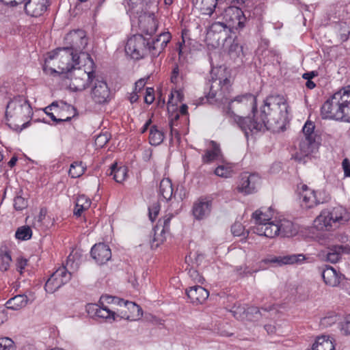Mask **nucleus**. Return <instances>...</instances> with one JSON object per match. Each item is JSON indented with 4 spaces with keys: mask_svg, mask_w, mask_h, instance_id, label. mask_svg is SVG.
<instances>
[{
    "mask_svg": "<svg viewBox=\"0 0 350 350\" xmlns=\"http://www.w3.org/2000/svg\"><path fill=\"white\" fill-rule=\"evenodd\" d=\"M230 79H215L210 87L207 100L210 103H228L226 115L237 123L246 135L249 133L265 129L277 131L285 125L288 120V105L283 96L267 97L258 111L256 110V96L245 93L230 99Z\"/></svg>",
    "mask_w": 350,
    "mask_h": 350,
    "instance_id": "f257e3e1",
    "label": "nucleus"
},
{
    "mask_svg": "<svg viewBox=\"0 0 350 350\" xmlns=\"http://www.w3.org/2000/svg\"><path fill=\"white\" fill-rule=\"evenodd\" d=\"M66 40L70 42V47L59 48L48 54L43 65V70L46 75L71 72L81 66H88V68L94 66V62L90 54L85 52L77 53L87 45L84 31H70L66 35Z\"/></svg>",
    "mask_w": 350,
    "mask_h": 350,
    "instance_id": "f03ea898",
    "label": "nucleus"
},
{
    "mask_svg": "<svg viewBox=\"0 0 350 350\" xmlns=\"http://www.w3.org/2000/svg\"><path fill=\"white\" fill-rule=\"evenodd\" d=\"M171 38L169 32H164L152 42H148L142 35L130 37L125 46V52L132 59L139 60L144 58L148 52L155 57L164 50Z\"/></svg>",
    "mask_w": 350,
    "mask_h": 350,
    "instance_id": "7ed1b4c3",
    "label": "nucleus"
},
{
    "mask_svg": "<svg viewBox=\"0 0 350 350\" xmlns=\"http://www.w3.org/2000/svg\"><path fill=\"white\" fill-rule=\"evenodd\" d=\"M323 119L350 122V85L340 88L321 108Z\"/></svg>",
    "mask_w": 350,
    "mask_h": 350,
    "instance_id": "20e7f679",
    "label": "nucleus"
},
{
    "mask_svg": "<svg viewBox=\"0 0 350 350\" xmlns=\"http://www.w3.org/2000/svg\"><path fill=\"white\" fill-rule=\"evenodd\" d=\"M225 16H229L230 23L227 25L222 22H215L209 28L207 39L213 40L214 46H219L221 42L231 35L232 28L241 29L245 25L247 21L243 11L236 7H230L225 11Z\"/></svg>",
    "mask_w": 350,
    "mask_h": 350,
    "instance_id": "39448f33",
    "label": "nucleus"
},
{
    "mask_svg": "<svg viewBox=\"0 0 350 350\" xmlns=\"http://www.w3.org/2000/svg\"><path fill=\"white\" fill-rule=\"evenodd\" d=\"M350 212L342 206L323 209L313 221V228L319 231L332 232L347 225Z\"/></svg>",
    "mask_w": 350,
    "mask_h": 350,
    "instance_id": "423d86ee",
    "label": "nucleus"
},
{
    "mask_svg": "<svg viewBox=\"0 0 350 350\" xmlns=\"http://www.w3.org/2000/svg\"><path fill=\"white\" fill-rule=\"evenodd\" d=\"M32 114L31 105L23 96L14 97L7 105L5 116L10 125L25 127Z\"/></svg>",
    "mask_w": 350,
    "mask_h": 350,
    "instance_id": "0eeeda50",
    "label": "nucleus"
},
{
    "mask_svg": "<svg viewBox=\"0 0 350 350\" xmlns=\"http://www.w3.org/2000/svg\"><path fill=\"white\" fill-rule=\"evenodd\" d=\"M74 255L68 256L66 265L59 267L46 281L44 288L49 293H53L71 278V271L77 269L78 262L74 260Z\"/></svg>",
    "mask_w": 350,
    "mask_h": 350,
    "instance_id": "6e6552de",
    "label": "nucleus"
},
{
    "mask_svg": "<svg viewBox=\"0 0 350 350\" xmlns=\"http://www.w3.org/2000/svg\"><path fill=\"white\" fill-rule=\"evenodd\" d=\"M297 189L301 206L306 209L327 202L330 199L329 195L324 190H314L306 184H300Z\"/></svg>",
    "mask_w": 350,
    "mask_h": 350,
    "instance_id": "1a4fd4ad",
    "label": "nucleus"
},
{
    "mask_svg": "<svg viewBox=\"0 0 350 350\" xmlns=\"http://www.w3.org/2000/svg\"><path fill=\"white\" fill-rule=\"evenodd\" d=\"M93 66L88 68V66H78L70 74L69 88L74 92L85 90L93 81L95 76L92 71Z\"/></svg>",
    "mask_w": 350,
    "mask_h": 350,
    "instance_id": "9d476101",
    "label": "nucleus"
},
{
    "mask_svg": "<svg viewBox=\"0 0 350 350\" xmlns=\"http://www.w3.org/2000/svg\"><path fill=\"white\" fill-rule=\"evenodd\" d=\"M1 2L8 4H24L25 13L32 17L42 16L47 10L49 0H0Z\"/></svg>",
    "mask_w": 350,
    "mask_h": 350,
    "instance_id": "9b49d317",
    "label": "nucleus"
},
{
    "mask_svg": "<svg viewBox=\"0 0 350 350\" xmlns=\"http://www.w3.org/2000/svg\"><path fill=\"white\" fill-rule=\"evenodd\" d=\"M272 216L273 214L271 208L267 210L265 208L256 210L252 217L254 221V226L252 228L253 232L260 236L266 237L267 234L264 233L263 231H266L267 228H269V226L275 223V221H271Z\"/></svg>",
    "mask_w": 350,
    "mask_h": 350,
    "instance_id": "f8f14e48",
    "label": "nucleus"
},
{
    "mask_svg": "<svg viewBox=\"0 0 350 350\" xmlns=\"http://www.w3.org/2000/svg\"><path fill=\"white\" fill-rule=\"evenodd\" d=\"M269 228L265 230L267 231H263L267 234L266 237L268 238H274L280 234L284 237H291L297 232L293 223L286 219L275 220L274 224L271 225Z\"/></svg>",
    "mask_w": 350,
    "mask_h": 350,
    "instance_id": "ddd939ff",
    "label": "nucleus"
},
{
    "mask_svg": "<svg viewBox=\"0 0 350 350\" xmlns=\"http://www.w3.org/2000/svg\"><path fill=\"white\" fill-rule=\"evenodd\" d=\"M184 94L181 89H174L172 91L169 96V100L167 103V110L170 115V126L171 130V134H178V131L174 128L176 126L177 121L179 118L180 113L176 111V106L178 103H181L183 100Z\"/></svg>",
    "mask_w": 350,
    "mask_h": 350,
    "instance_id": "4468645a",
    "label": "nucleus"
},
{
    "mask_svg": "<svg viewBox=\"0 0 350 350\" xmlns=\"http://www.w3.org/2000/svg\"><path fill=\"white\" fill-rule=\"evenodd\" d=\"M260 184V177L255 173L243 172L240 175L237 190L244 195L256 191Z\"/></svg>",
    "mask_w": 350,
    "mask_h": 350,
    "instance_id": "2eb2a0df",
    "label": "nucleus"
},
{
    "mask_svg": "<svg viewBox=\"0 0 350 350\" xmlns=\"http://www.w3.org/2000/svg\"><path fill=\"white\" fill-rule=\"evenodd\" d=\"M91 89L90 96L92 99L98 104L108 102L110 91L107 83L98 77H94Z\"/></svg>",
    "mask_w": 350,
    "mask_h": 350,
    "instance_id": "dca6fc26",
    "label": "nucleus"
},
{
    "mask_svg": "<svg viewBox=\"0 0 350 350\" xmlns=\"http://www.w3.org/2000/svg\"><path fill=\"white\" fill-rule=\"evenodd\" d=\"M304 259V256L302 254H291L283 256H270L262 259L259 262V268L260 269H265L266 267L265 265L269 263L274 264L277 266H282L283 265H291L301 262Z\"/></svg>",
    "mask_w": 350,
    "mask_h": 350,
    "instance_id": "f3484780",
    "label": "nucleus"
},
{
    "mask_svg": "<svg viewBox=\"0 0 350 350\" xmlns=\"http://www.w3.org/2000/svg\"><path fill=\"white\" fill-rule=\"evenodd\" d=\"M86 311L91 317L105 319L110 323L116 321L119 315L105 305L89 304L86 306Z\"/></svg>",
    "mask_w": 350,
    "mask_h": 350,
    "instance_id": "a211bd4d",
    "label": "nucleus"
},
{
    "mask_svg": "<svg viewBox=\"0 0 350 350\" xmlns=\"http://www.w3.org/2000/svg\"><path fill=\"white\" fill-rule=\"evenodd\" d=\"M212 200L207 197L198 198L193 205L192 213L197 220H202L211 214L212 210Z\"/></svg>",
    "mask_w": 350,
    "mask_h": 350,
    "instance_id": "6ab92c4d",
    "label": "nucleus"
},
{
    "mask_svg": "<svg viewBox=\"0 0 350 350\" xmlns=\"http://www.w3.org/2000/svg\"><path fill=\"white\" fill-rule=\"evenodd\" d=\"M91 256L96 263L103 265L111 259V252L108 245L100 243L92 247Z\"/></svg>",
    "mask_w": 350,
    "mask_h": 350,
    "instance_id": "aec40b11",
    "label": "nucleus"
},
{
    "mask_svg": "<svg viewBox=\"0 0 350 350\" xmlns=\"http://www.w3.org/2000/svg\"><path fill=\"white\" fill-rule=\"evenodd\" d=\"M222 159L223 155L219 144L214 141H211L210 146L205 150L204 154L202 156V163L209 164Z\"/></svg>",
    "mask_w": 350,
    "mask_h": 350,
    "instance_id": "412c9836",
    "label": "nucleus"
},
{
    "mask_svg": "<svg viewBox=\"0 0 350 350\" xmlns=\"http://www.w3.org/2000/svg\"><path fill=\"white\" fill-rule=\"evenodd\" d=\"M187 295L193 304H202L208 297L209 293L200 286H194L187 291Z\"/></svg>",
    "mask_w": 350,
    "mask_h": 350,
    "instance_id": "4be33fe9",
    "label": "nucleus"
},
{
    "mask_svg": "<svg viewBox=\"0 0 350 350\" xmlns=\"http://www.w3.org/2000/svg\"><path fill=\"white\" fill-rule=\"evenodd\" d=\"M321 274L324 282L329 286H337L340 283L342 275L331 266H326Z\"/></svg>",
    "mask_w": 350,
    "mask_h": 350,
    "instance_id": "5701e85b",
    "label": "nucleus"
},
{
    "mask_svg": "<svg viewBox=\"0 0 350 350\" xmlns=\"http://www.w3.org/2000/svg\"><path fill=\"white\" fill-rule=\"evenodd\" d=\"M52 108L55 109L56 111H59L57 104L56 103H53L50 106L46 108V113L51 118L53 121L55 122L56 123L70 121L71 118L76 114L75 109L73 106L66 103H62V109L71 111L72 113H70L68 116L57 118L53 113L47 111L49 109H52Z\"/></svg>",
    "mask_w": 350,
    "mask_h": 350,
    "instance_id": "b1692460",
    "label": "nucleus"
},
{
    "mask_svg": "<svg viewBox=\"0 0 350 350\" xmlns=\"http://www.w3.org/2000/svg\"><path fill=\"white\" fill-rule=\"evenodd\" d=\"M349 248L347 246L333 245L327 249L325 259L332 263H336L340 260L342 254L349 253Z\"/></svg>",
    "mask_w": 350,
    "mask_h": 350,
    "instance_id": "393cba45",
    "label": "nucleus"
},
{
    "mask_svg": "<svg viewBox=\"0 0 350 350\" xmlns=\"http://www.w3.org/2000/svg\"><path fill=\"white\" fill-rule=\"evenodd\" d=\"M217 0H193V6L202 14L211 15L214 12Z\"/></svg>",
    "mask_w": 350,
    "mask_h": 350,
    "instance_id": "a878e982",
    "label": "nucleus"
},
{
    "mask_svg": "<svg viewBox=\"0 0 350 350\" xmlns=\"http://www.w3.org/2000/svg\"><path fill=\"white\" fill-rule=\"evenodd\" d=\"M29 299L25 295H17L5 303V307L12 310H19L25 308L28 304Z\"/></svg>",
    "mask_w": 350,
    "mask_h": 350,
    "instance_id": "bb28decb",
    "label": "nucleus"
},
{
    "mask_svg": "<svg viewBox=\"0 0 350 350\" xmlns=\"http://www.w3.org/2000/svg\"><path fill=\"white\" fill-rule=\"evenodd\" d=\"M319 147L316 139L302 138L299 142V150L303 156H308L314 152Z\"/></svg>",
    "mask_w": 350,
    "mask_h": 350,
    "instance_id": "cd10ccee",
    "label": "nucleus"
},
{
    "mask_svg": "<svg viewBox=\"0 0 350 350\" xmlns=\"http://www.w3.org/2000/svg\"><path fill=\"white\" fill-rule=\"evenodd\" d=\"M312 350H335V347L329 336L323 335L316 338Z\"/></svg>",
    "mask_w": 350,
    "mask_h": 350,
    "instance_id": "c85d7f7f",
    "label": "nucleus"
},
{
    "mask_svg": "<svg viewBox=\"0 0 350 350\" xmlns=\"http://www.w3.org/2000/svg\"><path fill=\"white\" fill-rule=\"evenodd\" d=\"M128 169L124 165L118 166L114 163L110 168L109 175L113 176V178L117 183H122L127 178Z\"/></svg>",
    "mask_w": 350,
    "mask_h": 350,
    "instance_id": "c756f323",
    "label": "nucleus"
},
{
    "mask_svg": "<svg viewBox=\"0 0 350 350\" xmlns=\"http://www.w3.org/2000/svg\"><path fill=\"white\" fill-rule=\"evenodd\" d=\"M91 204L92 202L90 198L85 195H79L76 200L74 214L77 217L81 216L83 211L88 210L90 207Z\"/></svg>",
    "mask_w": 350,
    "mask_h": 350,
    "instance_id": "7c9ffc66",
    "label": "nucleus"
},
{
    "mask_svg": "<svg viewBox=\"0 0 350 350\" xmlns=\"http://www.w3.org/2000/svg\"><path fill=\"white\" fill-rule=\"evenodd\" d=\"M174 189L171 180L169 178H163L160 182L159 193L166 200L172 198Z\"/></svg>",
    "mask_w": 350,
    "mask_h": 350,
    "instance_id": "2f4dec72",
    "label": "nucleus"
},
{
    "mask_svg": "<svg viewBox=\"0 0 350 350\" xmlns=\"http://www.w3.org/2000/svg\"><path fill=\"white\" fill-rule=\"evenodd\" d=\"M164 139V134L157 126L153 125L150 129L149 142L152 146L161 144Z\"/></svg>",
    "mask_w": 350,
    "mask_h": 350,
    "instance_id": "473e14b6",
    "label": "nucleus"
},
{
    "mask_svg": "<svg viewBox=\"0 0 350 350\" xmlns=\"http://www.w3.org/2000/svg\"><path fill=\"white\" fill-rule=\"evenodd\" d=\"M124 304L131 312L133 313V317H130L129 315L124 314L121 317V318H126L127 319L135 320V319H139L142 316V310L141 308L132 301H124L122 302V305Z\"/></svg>",
    "mask_w": 350,
    "mask_h": 350,
    "instance_id": "72a5a7b5",
    "label": "nucleus"
},
{
    "mask_svg": "<svg viewBox=\"0 0 350 350\" xmlns=\"http://www.w3.org/2000/svg\"><path fill=\"white\" fill-rule=\"evenodd\" d=\"M86 170V165L82 161H75L71 163L68 174L72 178H77L82 176Z\"/></svg>",
    "mask_w": 350,
    "mask_h": 350,
    "instance_id": "f704fd0d",
    "label": "nucleus"
},
{
    "mask_svg": "<svg viewBox=\"0 0 350 350\" xmlns=\"http://www.w3.org/2000/svg\"><path fill=\"white\" fill-rule=\"evenodd\" d=\"M221 45L224 51H227L229 54L237 52L240 46L238 42L231 35L229 36L225 40H224Z\"/></svg>",
    "mask_w": 350,
    "mask_h": 350,
    "instance_id": "c9c22d12",
    "label": "nucleus"
},
{
    "mask_svg": "<svg viewBox=\"0 0 350 350\" xmlns=\"http://www.w3.org/2000/svg\"><path fill=\"white\" fill-rule=\"evenodd\" d=\"M153 231L154 235L150 241V245L152 249H156L164 242L167 232L157 230V226L154 228Z\"/></svg>",
    "mask_w": 350,
    "mask_h": 350,
    "instance_id": "e433bc0d",
    "label": "nucleus"
},
{
    "mask_svg": "<svg viewBox=\"0 0 350 350\" xmlns=\"http://www.w3.org/2000/svg\"><path fill=\"white\" fill-rule=\"evenodd\" d=\"M12 262L11 254L5 249H1L0 251V271H6L9 269Z\"/></svg>",
    "mask_w": 350,
    "mask_h": 350,
    "instance_id": "4c0bfd02",
    "label": "nucleus"
},
{
    "mask_svg": "<svg viewBox=\"0 0 350 350\" xmlns=\"http://www.w3.org/2000/svg\"><path fill=\"white\" fill-rule=\"evenodd\" d=\"M15 236L20 240H28L32 236L31 229L27 226H21L16 230Z\"/></svg>",
    "mask_w": 350,
    "mask_h": 350,
    "instance_id": "58836bf2",
    "label": "nucleus"
},
{
    "mask_svg": "<svg viewBox=\"0 0 350 350\" xmlns=\"http://www.w3.org/2000/svg\"><path fill=\"white\" fill-rule=\"evenodd\" d=\"M173 214H167L162 219H159L157 224V230H161V232H169L170 221L173 217Z\"/></svg>",
    "mask_w": 350,
    "mask_h": 350,
    "instance_id": "ea45409f",
    "label": "nucleus"
},
{
    "mask_svg": "<svg viewBox=\"0 0 350 350\" xmlns=\"http://www.w3.org/2000/svg\"><path fill=\"white\" fill-rule=\"evenodd\" d=\"M232 173V166L229 165H220L215 170V175L222 178L230 177Z\"/></svg>",
    "mask_w": 350,
    "mask_h": 350,
    "instance_id": "a19ab883",
    "label": "nucleus"
},
{
    "mask_svg": "<svg viewBox=\"0 0 350 350\" xmlns=\"http://www.w3.org/2000/svg\"><path fill=\"white\" fill-rule=\"evenodd\" d=\"M171 82L175 84L176 86L184 83V76L183 73L180 72L179 68L176 65L172 71L171 75Z\"/></svg>",
    "mask_w": 350,
    "mask_h": 350,
    "instance_id": "79ce46f5",
    "label": "nucleus"
},
{
    "mask_svg": "<svg viewBox=\"0 0 350 350\" xmlns=\"http://www.w3.org/2000/svg\"><path fill=\"white\" fill-rule=\"evenodd\" d=\"M314 128L312 122L307 121L302 129L304 138L316 139V135L314 133Z\"/></svg>",
    "mask_w": 350,
    "mask_h": 350,
    "instance_id": "37998d69",
    "label": "nucleus"
},
{
    "mask_svg": "<svg viewBox=\"0 0 350 350\" xmlns=\"http://www.w3.org/2000/svg\"><path fill=\"white\" fill-rule=\"evenodd\" d=\"M122 302H124L123 299L107 295L101 296L99 301V304L103 306L105 305V304H112L122 306Z\"/></svg>",
    "mask_w": 350,
    "mask_h": 350,
    "instance_id": "c03bdc74",
    "label": "nucleus"
},
{
    "mask_svg": "<svg viewBox=\"0 0 350 350\" xmlns=\"http://www.w3.org/2000/svg\"><path fill=\"white\" fill-rule=\"evenodd\" d=\"M338 320V317L334 314L332 313L321 319L320 323L321 325L323 327H327L332 326L334 323H336Z\"/></svg>",
    "mask_w": 350,
    "mask_h": 350,
    "instance_id": "a18cd8bd",
    "label": "nucleus"
},
{
    "mask_svg": "<svg viewBox=\"0 0 350 350\" xmlns=\"http://www.w3.org/2000/svg\"><path fill=\"white\" fill-rule=\"evenodd\" d=\"M14 341L9 337L0 338V350H15Z\"/></svg>",
    "mask_w": 350,
    "mask_h": 350,
    "instance_id": "49530a36",
    "label": "nucleus"
},
{
    "mask_svg": "<svg viewBox=\"0 0 350 350\" xmlns=\"http://www.w3.org/2000/svg\"><path fill=\"white\" fill-rule=\"evenodd\" d=\"M232 233L234 236L240 237L245 234V228L240 222H235L231 228ZM248 234V232H246Z\"/></svg>",
    "mask_w": 350,
    "mask_h": 350,
    "instance_id": "de8ad7c7",
    "label": "nucleus"
},
{
    "mask_svg": "<svg viewBox=\"0 0 350 350\" xmlns=\"http://www.w3.org/2000/svg\"><path fill=\"white\" fill-rule=\"evenodd\" d=\"M28 206L27 200L22 196H16L14 198V206L17 211H22Z\"/></svg>",
    "mask_w": 350,
    "mask_h": 350,
    "instance_id": "09e8293b",
    "label": "nucleus"
},
{
    "mask_svg": "<svg viewBox=\"0 0 350 350\" xmlns=\"http://www.w3.org/2000/svg\"><path fill=\"white\" fill-rule=\"evenodd\" d=\"M340 331L345 335L350 334V314L346 316L340 323Z\"/></svg>",
    "mask_w": 350,
    "mask_h": 350,
    "instance_id": "8fccbe9b",
    "label": "nucleus"
},
{
    "mask_svg": "<svg viewBox=\"0 0 350 350\" xmlns=\"http://www.w3.org/2000/svg\"><path fill=\"white\" fill-rule=\"evenodd\" d=\"M109 140L107 133H102L98 135L95 139V144L97 147H103Z\"/></svg>",
    "mask_w": 350,
    "mask_h": 350,
    "instance_id": "3c124183",
    "label": "nucleus"
},
{
    "mask_svg": "<svg viewBox=\"0 0 350 350\" xmlns=\"http://www.w3.org/2000/svg\"><path fill=\"white\" fill-rule=\"evenodd\" d=\"M27 265V260L26 258H24L23 257L17 258L16 262V271H18L21 275L23 273V270L25 269Z\"/></svg>",
    "mask_w": 350,
    "mask_h": 350,
    "instance_id": "603ef678",
    "label": "nucleus"
},
{
    "mask_svg": "<svg viewBox=\"0 0 350 350\" xmlns=\"http://www.w3.org/2000/svg\"><path fill=\"white\" fill-rule=\"evenodd\" d=\"M149 218L152 221L157 217L159 211L160 206L158 204H153L151 206L149 207Z\"/></svg>",
    "mask_w": 350,
    "mask_h": 350,
    "instance_id": "864d4df0",
    "label": "nucleus"
},
{
    "mask_svg": "<svg viewBox=\"0 0 350 350\" xmlns=\"http://www.w3.org/2000/svg\"><path fill=\"white\" fill-rule=\"evenodd\" d=\"M232 312L233 313V315L235 318L238 319H242L244 317L243 316L245 313V309L244 307H242L241 306H234L232 308Z\"/></svg>",
    "mask_w": 350,
    "mask_h": 350,
    "instance_id": "5fc2aeb1",
    "label": "nucleus"
},
{
    "mask_svg": "<svg viewBox=\"0 0 350 350\" xmlns=\"http://www.w3.org/2000/svg\"><path fill=\"white\" fill-rule=\"evenodd\" d=\"M147 21L150 25V27H148V29H146V33L150 35V34H152L153 33H154L157 30V22L154 20V17H152L151 16H149L147 18Z\"/></svg>",
    "mask_w": 350,
    "mask_h": 350,
    "instance_id": "6e6d98bb",
    "label": "nucleus"
},
{
    "mask_svg": "<svg viewBox=\"0 0 350 350\" xmlns=\"http://www.w3.org/2000/svg\"><path fill=\"white\" fill-rule=\"evenodd\" d=\"M46 208H41L39 213V215L37 217L36 221L39 224L40 226H44L46 227H48V224H45L44 220L46 217Z\"/></svg>",
    "mask_w": 350,
    "mask_h": 350,
    "instance_id": "4d7b16f0",
    "label": "nucleus"
},
{
    "mask_svg": "<svg viewBox=\"0 0 350 350\" xmlns=\"http://www.w3.org/2000/svg\"><path fill=\"white\" fill-rule=\"evenodd\" d=\"M235 270L239 274H252L258 271V269L250 271L246 265L237 267Z\"/></svg>",
    "mask_w": 350,
    "mask_h": 350,
    "instance_id": "13d9d810",
    "label": "nucleus"
},
{
    "mask_svg": "<svg viewBox=\"0 0 350 350\" xmlns=\"http://www.w3.org/2000/svg\"><path fill=\"white\" fill-rule=\"evenodd\" d=\"M154 100L153 94V90L152 88H148L146 90L144 100L147 104H151Z\"/></svg>",
    "mask_w": 350,
    "mask_h": 350,
    "instance_id": "bf43d9fd",
    "label": "nucleus"
},
{
    "mask_svg": "<svg viewBox=\"0 0 350 350\" xmlns=\"http://www.w3.org/2000/svg\"><path fill=\"white\" fill-rule=\"evenodd\" d=\"M342 169L346 176H350V162L348 159H345L342 162Z\"/></svg>",
    "mask_w": 350,
    "mask_h": 350,
    "instance_id": "052dcab7",
    "label": "nucleus"
},
{
    "mask_svg": "<svg viewBox=\"0 0 350 350\" xmlns=\"http://www.w3.org/2000/svg\"><path fill=\"white\" fill-rule=\"evenodd\" d=\"M189 273L190 277L195 282H202V278L201 275H200V274L198 273V272L197 271H196L194 269H190L189 271Z\"/></svg>",
    "mask_w": 350,
    "mask_h": 350,
    "instance_id": "680f3d73",
    "label": "nucleus"
},
{
    "mask_svg": "<svg viewBox=\"0 0 350 350\" xmlns=\"http://www.w3.org/2000/svg\"><path fill=\"white\" fill-rule=\"evenodd\" d=\"M146 81L145 79H139L135 84V91H140L145 85Z\"/></svg>",
    "mask_w": 350,
    "mask_h": 350,
    "instance_id": "e2e57ef3",
    "label": "nucleus"
},
{
    "mask_svg": "<svg viewBox=\"0 0 350 350\" xmlns=\"http://www.w3.org/2000/svg\"><path fill=\"white\" fill-rule=\"evenodd\" d=\"M8 319L6 311L0 309V325L3 324Z\"/></svg>",
    "mask_w": 350,
    "mask_h": 350,
    "instance_id": "0e129e2a",
    "label": "nucleus"
},
{
    "mask_svg": "<svg viewBox=\"0 0 350 350\" xmlns=\"http://www.w3.org/2000/svg\"><path fill=\"white\" fill-rule=\"evenodd\" d=\"M138 95L137 93V91L135 90L133 93L131 94V96L129 97L130 102L131 103H135L138 100Z\"/></svg>",
    "mask_w": 350,
    "mask_h": 350,
    "instance_id": "69168bd1",
    "label": "nucleus"
},
{
    "mask_svg": "<svg viewBox=\"0 0 350 350\" xmlns=\"http://www.w3.org/2000/svg\"><path fill=\"white\" fill-rule=\"evenodd\" d=\"M187 109H188L187 105H185V104H183L180 106V109H179V111L178 112L180 114H181V115H187Z\"/></svg>",
    "mask_w": 350,
    "mask_h": 350,
    "instance_id": "338daca9",
    "label": "nucleus"
},
{
    "mask_svg": "<svg viewBox=\"0 0 350 350\" xmlns=\"http://www.w3.org/2000/svg\"><path fill=\"white\" fill-rule=\"evenodd\" d=\"M151 122H152L151 119H149L146 121V122L145 123V124L143 126V127L141 129L142 133H144L148 130Z\"/></svg>",
    "mask_w": 350,
    "mask_h": 350,
    "instance_id": "774afa93",
    "label": "nucleus"
}]
</instances>
